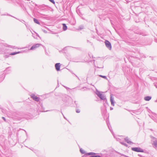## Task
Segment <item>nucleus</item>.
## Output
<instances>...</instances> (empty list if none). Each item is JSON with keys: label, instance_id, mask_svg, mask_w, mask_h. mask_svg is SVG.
Returning a JSON list of instances; mask_svg holds the SVG:
<instances>
[{"label": "nucleus", "instance_id": "obj_1", "mask_svg": "<svg viewBox=\"0 0 157 157\" xmlns=\"http://www.w3.org/2000/svg\"><path fill=\"white\" fill-rule=\"evenodd\" d=\"M131 149L132 151H134L136 152H144V150L140 147H132Z\"/></svg>", "mask_w": 157, "mask_h": 157}, {"label": "nucleus", "instance_id": "obj_2", "mask_svg": "<svg viewBox=\"0 0 157 157\" xmlns=\"http://www.w3.org/2000/svg\"><path fill=\"white\" fill-rule=\"evenodd\" d=\"M96 154L93 152H89L85 154L86 155H92L90 157H101V156L98 155H96Z\"/></svg>", "mask_w": 157, "mask_h": 157}, {"label": "nucleus", "instance_id": "obj_3", "mask_svg": "<svg viewBox=\"0 0 157 157\" xmlns=\"http://www.w3.org/2000/svg\"><path fill=\"white\" fill-rule=\"evenodd\" d=\"M105 44L106 47L109 50L111 49L112 46L111 43L108 40H105Z\"/></svg>", "mask_w": 157, "mask_h": 157}, {"label": "nucleus", "instance_id": "obj_4", "mask_svg": "<svg viewBox=\"0 0 157 157\" xmlns=\"http://www.w3.org/2000/svg\"><path fill=\"white\" fill-rule=\"evenodd\" d=\"M31 97L34 100L36 101L39 102L40 101V98L37 97L33 94H31Z\"/></svg>", "mask_w": 157, "mask_h": 157}, {"label": "nucleus", "instance_id": "obj_5", "mask_svg": "<svg viewBox=\"0 0 157 157\" xmlns=\"http://www.w3.org/2000/svg\"><path fill=\"white\" fill-rule=\"evenodd\" d=\"M71 100V98L67 95H64L63 98V100L65 102H68Z\"/></svg>", "mask_w": 157, "mask_h": 157}, {"label": "nucleus", "instance_id": "obj_6", "mask_svg": "<svg viewBox=\"0 0 157 157\" xmlns=\"http://www.w3.org/2000/svg\"><path fill=\"white\" fill-rule=\"evenodd\" d=\"M42 45L40 44H36L33 45L31 48L29 49L30 50H34L35 49L38 48Z\"/></svg>", "mask_w": 157, "mask_h": 157}, {"label": "nucleus", "instance_id": "obj_7", "mask_svg": "<svg viewBox=\"0 0 157 157\" xmlns=\"http://www.w3.org/2000/svg\"><path fill=\"white\" fill-rule=\"evenodd\" d=\"M154 140L152 141V145L153 147L155 148H157V140L155 138H153Z\"/></svg>", "mask_w": 157, "mask_h": 157}, {"label": "nucleus", "instance_id": "obj_8", "mask_svg": "<svg viewBox=\"0 0 157 157\" xmlns=\"http://www.w3.org/2000/svg\"><path fill=\"white\" fill-rule=\"evenodd\" d=\"M55 67L57 71H59L60 70V64L59 63H56L55 64Z\"/></svg>", "mask_w": 157, "mask_h": 157}, {"label": "nucleus", "instance_id": "obj_9", "mask_svg": "<svg viewBox=\"0 0 157 157\" xmlns=\"http://www.w3.org/2000/svg\"><path fill=\"white\" fill-rule=\"evenodd\" d=\"M110 101H111L112 105L114 106V98L111 94L110 95Z\"/></svg>", "mask_w": 157, "mask_h": 157}, {"label": "nucleus", "instance_id": "obj_10", "mask_svg": "<svg viewBox=\"0 0 157 157\" xmlns=\"http://www.w3.org/2000/svg\"><path fill=\"white\" fill-rule=\"evenodd\" d=\"M99 98L103 100H106V98L105 96L103 94H102L99 97Z\"/></svg>", "mask_w": 157, "mask_h": 157}, {"label": "nucleus", "instance_id": "obj_11", "mask_svg": "<svg viewBox=\"0 0 157 157\" xmlns=\"http://www.w3.org/2000/svg\"><path fill=\"white\" fill-rule=\"evenodd\" d=\"M151 98V96H147L145 97L144 98V100L146 101H149L150 100Z\"/></svg>", "mask_w": 157, "mask_h": 157}, {"label": "nucleus", "instance_id": "obj_12", "mask_svg": "<svg viewBox=\"0 0 157 157\" xmlns=\"http://www.w3.org/2000/svg\"><path fill=\"white\" fill-rule=\"evenodd\" d=\"M124 140L125 141H126L127 143H128V144H132V143L128 139V137H126L124 138Z\"/></svg>", "mask_w": 157, "mask_h": 157}, {"label": "nucleus", "instance_id": "obj_13", "mask_svg": "<svg viewBox=\"0 0 157 157\" xmlns=\"http://www.w3.org/2000/svg\"><path fill=\"white\" fill-rule=\"evenodd\" d=\"M21 52H13L11 53L10 54V55H15L16 54H19V53H21Z\"/></svg>", "mask_w": 157, "mask_h": 157}, {"label": "nucleus", "instance_id": "obj_14", "mask_svg": "<svg viewBox=\"0 0 157 157\" xmlns=\"http://www.w3.org/2000/svg\"><path fill=\"white\" fill-rule=\"evenodd\" d=\"M63 29L64 31H65L67 29V26H66V24H63Z\"/></svg>", "mask_w": 157, "mask_h": 157}, {"label": "nucleus", "instance_id": "obj_15", "mask_svg": "<svg viewBox=\"0 0 157 157\" xmlns=\"http://www.w3.org/2000/svg\"><path fill=\"white\" fill-rule=\"evenodd\" d=\"M33 21L35 23L38 24H40V23L37 19L34 18L33 19Z\"/></svg>", "mask_w": 157, "mask_h": 157}, {"label": "nucleus", "instance_id": "obj_16", "mask_svg": "<svg viewBox=\"0 0 157 157\" xmlns=\"http://www.w3.org/2000/svg\"><path fill=\"white\" fill-rule=\"evenodd\" d=\"M4 77L5 75H2V77L0 78V82L3 80Z\"/></svg>", "mask_w": 157, "mask_h": 157}, {"label": "nucleus", "instance_id": "obj_17", "mask_svg": "<svg viewBox=\"0 0 157 157\" xmlns=\"http://www.w3.org/2000/svg\"><path fill=\"white\" fill-rule=\"evenodd\" d=\"M80 151L81 153L82 154H85V151L84 150H83L82 148L80 149Z\"/></svg>", "mask_w": 157, "mask_h": 157}, {"label": "nucleus", "instance_id": "obj_18", "mask_svg": "<svg viewBox=\"0 0 157 157\" xmlns=\"http://www.w3.org/2000/svg\"><path fill=\"white\" fill-rule=\"evenodd\" d=\"M101 94H102L99 91L97 92L96 93V94L98 95V96L99 97L101 95Z\"/></svg>", "mask_w": 157, "mask_h": 157}, {"label": "nucleus", "instance_id": "obj_19", "mask_svg": "<svg viewBox=\"0 0 157 157\" xmlns=\"http://www.w3.org/2000/svg\"><path fill=\"white\" fill-rule=\"evenodd\" d=\"M7 15H8V16H11V17H13V16H12L10 15V14H7ZM14 18H15L16 19H17V20H19L21 22H22V23H23V22H25L24 21V20H19V19H17V18H16V17H14Z\"/></svg>", "mask_w": 157, "mask_h": 157}, {"label": "nucleus", "instance_id": "obj_20", "mask_svg": "<svg viewBox=\"0 0 157 157\" xmlns=\"http://www.w3.org/2000/svg\"><path fill=\"white\" fill-rule=\"evenodd\" d=\"M100 77H101L103 78H105V79H107L106 77L105 76H103L102 75H99Z\"/></svg>", "mask_w": 157, "mask_h": 157}, {"label": "nucleus", "instance_id": "obj_21", "mask_svg": "<svg viewBox=\"0 0 157 157\" xmlns=\"http://www.w3.org/2000/svg\"><path fill=\"white\" fill-rule=\"evenodd\" d=\"M8 47H9L10 48H16L15 46H11V45H9Z\"/></svg>", "mask_w": 157, "mask_h": 157}, {"label": "nucleus", "instance_id": "obj_22", "mask_svg": "<svg viewBox=\"0 0 157 157\" xmlns=\"http://www.w3.org/2000/svg\"><path fill=\"white\" fill-rule=\"evenodd\" d=\"M51 2H52L53 4H55V1L54 0H49Z\"/></svg>", "mask_w": 157, "mask_h": 157}, {"label": "nucleus", "instance_id": "obj_23", "mask_svg": "<svg viewBox=\"0 0 157 157\" xmlns=\"http://www.w3.org/2000/svg\"><path fill=\"white\" fill-rule=\"evenodd\" d=\"M76 112L77 113H79L80 112V110L79 109H77L76 110Z\"/></svg>", "mask_w": 157, "mask_h": 157}, {"label": "nucleus", "instance_id": "obj_24", "mask_svg": "<svg viewBox=\"0 0 157 157\" xmlns=\"http://www.w3.org/2000/svg\"><path fill=\"white\" fill-rule=\"evenodd\" d=\"M118 154H120L121 156H124V157H125V155L124 154H121V153H119Z\"/></svg>", "mask_w": 157, "mask_h": 157}, {"label": "nucleus", "instance_id": "obj_25", "mask_svg": "<svg viewBox=\"0 0 157 157\" xmlns=\"http://www.w3.org/2000/svg\"><path fill=\"white\" fill-rule=\"evenodd\" d=\"M2 118L3 119V120L5 121H6V119L4 117H2Z\"/></svg>", "mask_w": 157, "mask_h": 157}, {"label": "nucleus", "instance_id": "obj_26", "mask_svg": "<svg viewBox=\"0 0 157 157\" xmlns=\"http://www.w3.org/2000/svg\"><path fill=\"white\" fill-rule=\"evenodd\" d=\"M121 144H123L124 145V146H127V145L126 144H124V143H122Z\"/></svg>", "mask_w": 157, "mask_h": 157}, {"label": "nucleus", "instance_id": "obj_27", "mask_svg": "<svg viewBox=\"0 0 157 157\" xmlns=\"http://www.w3.org/2000/svg\"><path fill=\"white\" fill-rule=\"evenodd\" d=\"M79 27H80V29H83V26H80Z\"/></svg>", "mask_w": 157, "mask_h": 157}, {"label": "nucleus", "instance_id": "obj_28", "mask_svg": "<svg viewBox=\"0 0 157 157\" xmlns=\"http://www.w3.org/2000/svg\"><path fill=\"white\" fill-rule=\"evenodd\" d=\"M107 125H108V128H109V129L111 131V129L110 128V127H109V124H108L107 123Z\"/></svg>", "mask_w": 157, "mask_h": 157}, {"label": "nucleus", "instance_id": "obj_29", "mask_svg": "<svg viewBox=\"0 0 157 157\" xmlns=\"http://www.w3.org/2000/svg\"><path fill=\"white\" fill-rule=\"evenodd\" d=\"M138 156L140 157H143V156H142V155H141L140 154H138Z\"/></svg>", "mask_w": 157, "mask_h": 157}, {"label": "nucleus", "instance_id": "obj_30", "mask_svg": "<svg viewBox=\"0 0 157 157\" xmlns=\"http://www.w3.org/2000/svg\"><path fill=\"white\" fill-rule=\"evenodd\" d=\"M103 67H98V66L97 67L99 68H103Z\"/></svg>", "mask_w": 157, "mask_h": 157}, {"label": "nucleus", "instance_id": "obj_31", "mask_svg": "<svg viewBox=\"0 0 157 157\" xmlns=\"http://www.w3.org/2000/svg\"><path fill=\"white\" fill-rule=\"evenodd\" d=\"M113 109V108L110 107V109L111 110H112Z\"/></svg>", "mask_w": 157, "mask_h": 157}, {"label": "nucleus", "instance_id": "obj_32", "mask_svg": "<svg viewBox=\"0 0 157 157\" xmlns=\"http://www.w3.org/2000/svg\"><path fill=\"white\" fill-rule=\"evenodd\" d=\"M155 87H156V88H157V86H156L155 85Z\"/></svg>", "mask_w": 157, "mask_h": 157}, {"label": "nucleus", "instance_id": "obj_33", "mask_svg": "<svg viewBox=\"0 0 157 157\" xmlns=\"http://www.w3.org/2000/svg\"><path fill=\"white\" fill-rule=\"evenodd\" d=\"M25 25L26 26V27H27V26L26 25V24H25Z\"/></svg>", "mask_w": 157, "mask_h": 157}, {"label": "nucleus", "instance_id": "obj_34", "mask_svg": "<svg viewBox=\"0 0 157 157\" xmlns=\"http://www.w3.org/2000/svg\"><path fill=\"white\" fill-rule=\"evenodd\" d=\"M64 87H65L67 89V87H65V86H64Z\"/></svg>", "mask_w": 157, "mask_h": 157}, {"label": "nucleus", "instance_id": "obj_35", "mask_svg": "<svg viewBox=\"0 0 157 157\" xmlns=\"http://www.w3.org/2000/svg\"><path fill=\"white\" fill-rule=\"evenodd\" d=\"M37 35L38 36V37H39V36L38 35V34H37Z\"/></svg>", "mask_w": 157, "mask_h": 157}, {"label": "nucleus", "instance_id": "obj_36", "mask_svg": "<svg viewBox=\"0 0 157 157\" xmlns=\"http://www.w3.org/2000/svg\"><path fill=\"white\" fill-rule=\"evenodd\" d=\"M64 118L65 119H66V118H65L64 116Z\"/></svg>", "mask_w": 157, "mask_h": 157}, {"label": "nucleus", "instance_id": "obj_37", "mask_svg": "<svg viewBox=\"0 0 157 157\" xmlns=\"http://www.w3.org/2000/svg\"><path fill=\"white\" fill-rule=\"evenodd\" d=\"M62 113V114L63 115V113Z\"/></svg>", "mask_w": 157, "mask_h": 157}]
</instances>
